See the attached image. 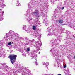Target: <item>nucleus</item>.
I'll list each match as a JSON object with an SVG mask.
<instances>
[{
    "label": "nucleus",
    "mask_w": 75,
    "mask_h": 75,
    "mask_svg": "<svg viewBox=\"0 0 75 75\" xmlns=\"http://www.w3.org/2000/svg\"><path fill=\"white\" fill-rule=\"evenodd\" d=\"M39 12V11H38V10L37 9H36L35 11L34 12H33L32 14H33L34 15H35V14H37L38 13V12Z\"/></svg>",
    "instance_id": "2"
},
{
    "label": "nucleus",
    "mask_w": 75,
    "mask_h": 75,
    "mask_svg": "<svg viewBox=\"0 0 75 75\" xmlns=\"http://www.w3.org/2000/svg\"><path fill=\"white\" fill-rule=\"evenodd\" d=\"M35 59L36 60V59Z\"/></svg>",
    "instance_id": "13"
},
{
    "label": "nucleus",
    "mask_w": 75,
    "mask_h": 75,
    "mask_svg": "<svg viewBox=\"0 0 75 75\" xmlns=\"http://www.w3.org/2000/svg\"><path fill=\"white\" fill-rule=\"evenodd\" d=\"M62 9H64V7H63L62 8Z\"/></svg>",
    "instance_id": "9"
},
{
    "label": "nucleus",
    "mask_w": 75,
    "mask_h": 75,
    "mask_svg": "<svg viewBox=\"0 0 75 75\" xmlns=\"http://www.w3.org/2000/svg\"><path fill=\"white\" fill-rule=\"evenodd\" d=\"M33 29L35 31L36 30V27L35 26H33Z\"/></svg>",
    "instance_id": "4"
},
{
    "label": "nucleus",
    "mask_w": 75,
    "mask_h": 75,
    "mask_svg": "<svg viewBox=\"0 0 75 75\" xmlns=\"http://www.w3.org/2000/svg\"><path fill=\"white\" fill-rule=\"evenodd\" d=\"M30 50V49L29 48H28L27 49V51H29Z\"/></svg>",
    "instance_id": "6"
},
{
    "label": "nucleus",
    "mask_w": 75,
    "mask_h": 75,
    "mask_svg": "<svg viewBox=\"0 0 75 75\" xmlns=\"http://www.w3.org/2000/svg\"><path fill=\"white\" fill-rule=\"evenodd\" d=\"M58 21L59 22V23H62L63 22V20H58Z\"/></svg>",
    "instance_id": "3"
},
{
    "label": "nucleus",
    "mask_w": 75,
    "mask_h": 75,
    "mask_svg": "<svg viewBox=\"0 0 75 75\" xmlns=\"http://www.w3.org/2000/svg\"><path fill=\"white\" fill-rule=\"evenodd\" d=\"M8 45H11V42L8 43Z\"/></svg>",
    "instance_id": "5"
},
{
    "label": "nucleus",
    "mask_w": 75,
    "mask_h": 75,
    "mask_svg": "<svg viewBox=\"0 0 75 75\" xmlns=\"http://www.w3.org/2000/svg\"><path fill=\"white\" fill-rule=\"evenodd\" d=\"M64 68H66V65H64Z\"/></svg>",
    "instance_id": "8"
},
{
    "label": "nucleus",
    "mask_w": 75,
    "mask_h": 75,
    "mask_svg": "<svg viewBox=\"0 0 75 75\" xmlns=\"http://www.w3.org/2000/svg\"><path fill=\"white\" fill-rule=\"evenodd\" d=\"M36 65H38V63H36Z\"/></svg>",
    "instance_id": "7"
},
{
    "label": "nucleus",
    "mask_w": 75,
    "mask_h": 75,
    "mask_svg": "<svg viewBox=\"0 0 75 75\" xmlns=\"http://www.w3.org/2000/svg\"><path fill=\"white\" fill-rule=\"evenodd\" d=\"M17 57V55L15 54L10 55L8 56L12 64H14V62H15Z\"/></svg>",
    "instance_id": "1"
},
{
    "label": "nucleus",
    "mask_w": 75,
    "mask_h": 75,
    "mask_svg": "<svg viewBox=\"0 0 75 75\" xmlns=\"http://www.w3.org/2000/svg\"><path fill=\"white\" fill-rule=\"evenodd\" d=\"M58 75H61V74H59Z\"/></svg>",
    "instance_id": "10"
},
{
    "label": "nucleus",
    "mask_w": 75,
    "mask_h": 75,
    "mask_svg": "<svg viewBox=\"0 0 75 75\" xmlns=\"http://www.w3.org/2000/svg\"><path fill=\"white\" fill-rule=\"evenodd\" d=\"M64 25H65V24H64Z\"/></svg>",
    "instance_id": "12"
},
{
    "label": "nucleus",
    "mask_w": 75,
    "mask_h": 75,
    "mask_svg": "<svg viewBox=\"0 0 75 75\" xmlns=\"http://www.w3.org/2000/svg\"><path fill=\"white\" fill-rule=\"evenodd\" d=\"M74 58H75V56L74 57Z\"/></svg>",
    "instance_id": "11"
}]
</instances>
